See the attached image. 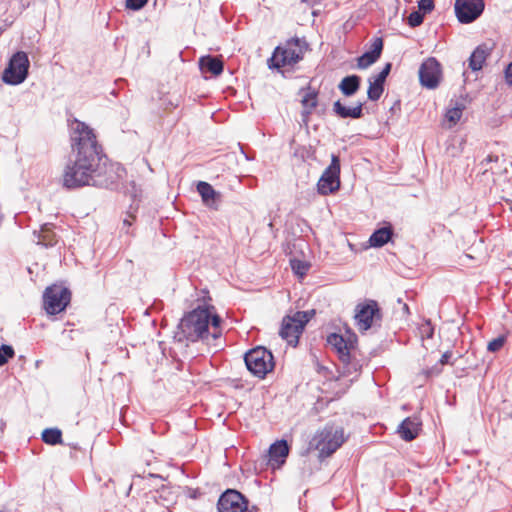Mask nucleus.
<instances>
[{
  "instance_id": "32",
  "label": "nucleus",
  "mask_w": 512,
  "mask_h": 512,
  "mask_svg": "<svg viewBox=\"0 0 512 512\" xmlns=\"http://www.w3.org/2000/svg\"><path fill=\"white\" fill-rule=\"evenodd\" d=\"M435 3L434 0H419L418 1V11L421 13L428 14L434 10Z\"/></svg>"
},
{
  "instance_id": "42",
  "label": "nucleus",
  "mask_w": 512,
  "mask_h": 512,
  "mask_svg": "<svg viewBox=\"0 0 512 512\" xmlns=\"http://www.w3.org/2000/svg\"><path fill=\"white\" fill-rule=\"evenodd\" d=\"M111 94H112L113 96H117V94H116V92H115L114 90L111 92Z\"/></svg>"
},
{
  "instance_id": "11",
  "label": "nucleus",
  "mask_w": 512,
  "mask_h": 512,
  "mask_svg": "<svg viewBox=\"0 0 512 512\" xmlns=\"http://www.w3.org/2000/svg\"><path fill=\"white\" fill-rule=\"evenodd\" d=\"M441 69L439 62L430 57L426 59L419 68V79L422 86L433 89L439 84Z\"/></svg>"
},
{
  "instance_id": "40",
  "label": "nucleus",
  "mask_w": 512,
  "mask_h": 512,
  "mask_svg": "<svg viewBox=\"0 0 512 512\" xmlns=\"http://www.w3.org/2000/svg\"><path fill=\"white\" fill-rule=\"evenodd\" d=\"M133 189H134V190H133L132 196H133V197H136V195H137V190L135 189V186H134V185H133Z\"/></svg>"
},
{
  "instance_id": "41",
  "label": "nucleus",
  "mask_w": 512,
  "mask_h": 512,
  "mask_svg": "<svg viewBox=\"0 0 512 512\" xmlns=\"http://www.w3.org/2000/svg\"><path fill=\"white\" fill-rule=\"evenodd\" d=\"M227 90H231L232 94L235 95L236 94V91L234 89H232L231 87H227Z\"/></svg>"
},
{
  "instance_id": "43",
  "label": "nucleus",
  "mask_w": 512,
  "mask_h": 512,
  "mask_svg": "<svg viewBox=\"0 0 512 512\" xmlns=\"http://www.w3.org/2000/svg\"><path fill=\"white\" fill-rule=\"evenodd\" d=\"M124 223L130 225V222H128L127 220H124Z\"/></svg>"
},
{
  "instance_id": "8",
  "label": "nucleus",
  "mask_w": 512,
  "mask_h": 512,
  "mask_svg": "<svg viewBox=\"0 0 512 512\" xmlns=\"http://www.w3.org/2000/svg\"><path fill=\"white\" fill-rule=\"evenodd\" d=\"M70 291L62 285H52L43 294V306L47 314L55 315L65 310L70 302Z\"/></svg>"
},
{
  "instance_id": "17",
  "label": "nucleus",
  "mask_w": 512,
  "mask_h": 512,
  "mask_svg": "<svg viewBox=\"0 0 512 512\" xmlns=\"http://www.w3.org/2000/svg\"><path fill=\"white\" fill-rule=\"evenodd\" d=\"M199 69L205 78L219 76L224 70V62L221 57L205 55L199 58Z\"/></svg>"
},
{
  "instance_id": "20",
  "label": "nucleus",
  "mask_w": 512,
  "mask_h": 512,
  "mask_svg": "<svg viewBox=\"0 0 512 512\" xmlns=\"http://www.w3.org/2000/svg\"><path fill=\"white\" fill-rule=\"evenodd\" d=\"M289 453V447L285 440L276 441L269 449V463L279 467L285 462Z\"/></svg>"
},
{
  "instance_id": "2",
  "label": "nucleus",
  "mask_w": 512,
  "mask_h": 512,
  "mask_svg": "<svg viewBox=\"0 0 512 512\" xmlns=\"http://www.w3.org/2000/svg\"><path fill=\"white\" fill-rule=\"evenodd\" d=\"M210 324L216 329L220 324L219 316L213 313L212 308L198 307L181 320L180 328L188 340L196 341L207 335Z\"/></svg>"
},
{
  "instance_id": "31",
  "label": "nucleus",
  "mask_w": 512,
  "mask_h": 512,
  "mask_svg": "<svg viewBox=\"0 0 512 512\" xmlns=\"http://www.w3.org/2000/svg\"><path fill=\"white\" fill-rule=\"evenodd\" d=\"M14 356V350L9 345L0 346V366H3L8 362L10 358Z\"/></svg>"
},
{
  "instance_id": "37",
  "label": "nucleus",
  "mask_w": 512,
  "mask_h": 512,
  "mask_svg": "<svg viewBox=\"0 0 512 512\" xmlns=\"http://www.w3.org/2000/svg\"><path fill=\"white\" fill-rule=\"evenodd\" d=\"M423 333H426L427 337H432L433 335V328L430 326L429 323H427L426 326L422 329Z\"/></svg>"
},
{
  "instance_id": "3",
  "label": "nucleus",
  "mask_w": 512,
  "mask_h": 512,
  "mask_svg": "<svg viewBox=\"0 0 512 512\" xmlns=\"http://www.w3.org/2000/svg\"><path fill=\"white\" fill-rule=\"evenodd\" d=\"M308 48L305 40L298 37L287 40L284 45L275 47L272 56L268 59V67L280 71L281 68L293 66L303 59Z\"/></svg>"
},
{
  "instance_id": "21",
  "label": "nucleus",
  "mask_w": 512,
  "mask_h": 512,
  "mask_svg": "<svg viewBox=\"0 0 512 512\" xmlns=\"http://www.w3.org/2000/svg\"><path fill=\"white\" fill-rule=\"evenodd\" d=\"M197 191L207 207L217 209L220 194L209 183L200 181L197 185Z\"/></svg>"
},
{
  "instance_id": "27",
  "label": "nucleus",
  "mask_w": 512,
  "mask_h": 512,
  "mask_svg": "<svg viewBox=\"0 0 512 512\" xmlns=\"http://www.w3.org/2000/svg\"><path fill=\"white\" fill-rule=\"evenodd\" d=\"M38 244H42L43 246H52L56 243L55 234L51 230V227L48 224L42 226L39 234H38Z\"/></svg>"
},
{
  "instance_id": "22",
  "label": "nucleus",
  "mask_w": 512,
  "mask_h": 512,
  "mask_svg": "<svg viewBox=\"0 0 512 512\" xmlns=\"http://www.w3.org/2000/svg\"><path fill=\"white\" fill-rule=\"evenodd\" d=\"M490 53L491 48H489L486 44H481L477 46L469 57V68L472 71H480Z\"/></svg>"
},
{
  "instance_id": "15",
  "label": "nucleus",
  "mask_w": 512,
  "mask_h": 512,
  "mask_svg": "<svg viewBox=\"0 0 512 512\" xmlns=\"http://www.w3.org/2000/svg\"><path fill=\"white\" fill-rule=\"evenodd\" d=\"M467 98L452 99L446 108L444 123L448 128H452L461 120L463 112L467 107Z\"/></svg>"
},
{
  "instance_id": "38",
  "label": "nucleus",
  "mask_w": 512,
  "mask_h": 512,
  "mask_svg": "<svg viewBox=\"0 0 512 512\" xmlns=\"http://www.w3.org/2000/svg\"><path fill=\"white\" fill-rule=\"evenodd\" d=\"M450 357H451V353H449V352H445V353L442 355L441 359H440V363H441L442 365L446 364V363L448 362V360L450 359Z\"/></svg>"
},
{
  "instance_id": "35",
  "label": "nucleus",
  "mask_w": 512,
  "mask_h": 512,
  "mask_svg": "<svg viewBox=\"0 0 512 512\" xmlns=\"http://www.w3.org/2000/svg\"><path fill=\"white\" fill-rule=\"evenodd\" d=\"M319 92L315 90H311L309 86L307 88L301 87L299 90V96H318Z\"/></svg>"
},
{
  "instance_id": "29",
  "label": "nucleus",
  "mask_w": 512,
  "mask_h": 512,
  "mask_svg": "<svg viewBox=\"0 0 512 512\" xmlns=\"http://www.w3.org/2000/svg\"><path fill=\"white\" fill-rule=\"evenodd\" d=\"M290 265H291L293 272L296 275H298L299 277L305 276L310 268L309 263L299 260V259H292L290 261Z\"/></svg>"
},
{
  "instance_id": "26",
  "label": "nucleus",
  "mask_w": 512,
  "mask_h": 512,
  "mask_svg": "<svg viewBox=\"0 0 512 512\" xmlns=\"http://www.w3.org/2000/svg\"><path fill=\"white\" fill-rule=\"evenodd\" d=\"M302 104V117L303 122H308V116L312 114L313 112H322L323 109L320 108L319 102L317 98H302L301 100Z\"/></svg>"
},
{
  "instance_id": "10",
  "label": "nucleus",
  "mask_w": 512,
  "mask_h": 512,
  "mask_svg": "<svg viewBox=\"0 0 512 512\" xmlns=\"http://www.w3.org/2000/svg\"><path fill=\"white\" fill-rule=\"evenodd\" d=\"M485 8L484 0H455L454 10L458 21L469 24L476 21Z\"/></svg>"
},
{
  "instance_id": "30",
  "label": "nucleus",
  "mask_w": 512,
  "mask_h": 512,
  "mask_svg": "<svg viewBox=\"0 0 512 512\" xmlns=\"http://www.w3.org/2000/svg\"><path fill=\"white\" fill-rule=\"evenodd\" d=\"M424 21V14L418 10L412 11L407 17V24L412 27L420 26Z\"/></svg>"
},
{
  "instance_id": "39",
  "label": "nucleus",
  "mask_w": 512,
  "mask_h": 512,
  "mask_svg": "<svg viewBox=\"0 0 512 512\" xmlns=\"http://www.w3.org/2000/svg\"><path fill=\"white\" fill-rule=\"evenodd\" d=\"M506 105L508 107H512V98H508L507 101H506ZM511 114H512V110H511Z\"/></svg>"
},
{
  "instance_id": "13",
  "label": "nucleus",
  "mask_w": 512,
  "mask_h": 512,
  "mask_svg": "<svg viewBox=\"0 0 512 512\" xmlns=\"http://www.w3.org/2000/svg\"><path fill=\"white\" fill-rule=\"evenodd\" d=\"M379 309L375 301H369L363 305H358L355 319L358 328L367 331L373 323V319L378 315Z\"/></svg>"
},
{
  "instance_id": "18",
  "label": "nucleus",
  "mask_w": 512,
  "mask_h": 512,
  "mask_svg": "<svg viewBox=\"0 0 512 512\" xmlns=\"http://www.w3.org/2000/svg\"><path fill=\"white\" fill-rule=\"evenodd\" d=\"M391 69L392 63L388 62L378 74L373 75L368 79L369 87L367 90V96H381L383 94L385 82L391 72Z\"/></svg>"
},
{
  "instance_id": "19",
  "label": "nucleus",
  "mask_w": 512,
  "mask_h": 512,
  "mask_svg": "<svg viewBox=\"0 0 512 512\" xmlns=\"http://www.w3.org/2000/svg\"><path fill=\"white\" fill-rule=\"evenodd\" d=\"M327 343L335 349L338 353L339 358L344 362L348 363L350 360L349 351L353 346L351 341H347L343 336L333 333L328 336Z\"/></svg>"
},
{
  "instance_id": "28",
  "label": "nucleus",
  "mask_w": 512,
  "mask_h": 512,
  "mask_svg": "<svg viewBox=\"0 0 512 512\" xmlns=\"http://www.w3.org/2000/svg\"><path fill=\"white\" fill-rule=\"evenodd\" d=\"M42 440L50 445L62 443V433L57 428H48L42 432Z\"/></svg>"
},
{
  "instance_id": "14",
  "label": "nucleus",
  "mask_w": 512,
  "mask_h": 512,
  "mask_svg": "<svg viewBox=\"0 0 512 512\" xmlns=\"http://www.w3.org/2000/svg\"><path fill=\"white\" fill-rule=\"evenodd\" d=\"M383 47V39L381 37L374 38L369 49L357 58V67L359 69H366L376 63L381 57Z\"/></svg>"
},
{
  "instance_id": "25",
  "label": "nucleus",
  "mask_w": 512,
  "mask_h": 512,
  "mask_svg": "<svg viewBox=\"0 0 512 512\" xmlns=\"http://www.w3.org/2000/svg\"><path fill=\"white\" fill-rule=\"evenodd\" d=\"M392 236V230L389 227H383L376 230L369 238L370 246L382 247Z\"/></svg>"
},
{
  "instance_id": "23",
  "label": "nucleus",
  "mask_w": 512,
  "mask_h": 512,
  "mask_svg": "<svg viewBox=\"0 0 512 512\" xmlns=\"http://www.w3.org/2000/svg\"><path fill=\"white\" fill-rule=\"evenodd\" d=\"M420 429V423L416 418H406L403 420V422L400 424L398 428V432L400 436L406 440L411 441L418 435Z\"/></svg>"
},
{
  "instance_id": "16",
  "label": "nucleus",
  "mask_w": 512,
  "mask_h": 512,
  "mask_svg": "<svg viewBox=\"0 0 512 512\" xmlns=\"http://www.w3.org/2000/svg\"><path fill=\"white\" fill-rule=\"evenodd\" d=\"M351 98H339L334 103L335 113L342 118H359L362 114L363 103L359 101L351 102Z\"/></svg>"
},
{
  "instance_id": "36",
  "label": "nucleus",
  "mask_w": 512,
  "mask_h": 512,
  "mask_svg": "<svg viewBox=\"0 0 512 512\" xmlns=\"http://www.w3.org/2000/svg\"><path fill=\"white\" fill-rule=\"evenodd\" d=\"M504 76L507 84L512 85V61L506 66Z\"/></svg>"
},
{
  "instance_id": "34",
  "label": "nucleus",
  "mask_w": 512,
  "mask_h": 512,
  "mask_svg": "<svg viewBox=\"0 0 512 512\" xmlns=\"http://www.w3.org/2000/svg\"><path fill=\"white\" fill-rule=\"evenodd\" d=\"M148 0H126V7L133 11L141 10Z\"/></svg>"
},
{
  "instance_id": "9",
  "label": "nucleus",
  "mask_w": 512,
  "mask_h": 512,
  "mask_svg": "<svg viewBox=\"0 0 512 512\" xmlns=\"http://www.w3.org/2000/svg\"><path fill=\"white\" fill-rule=\"evenodd\" d=\"M340 188V160L332 155L330 165L324 170L317 183V190L321 195H328Z\"/></svg>"
},
{
  "instance_id": "33",
  "label": "nucleus",
  "mask_w": 512,
  "mask_h": 512,
  "mask_svg": "<svg viewBox=\"0 0 512 512\" xmlns=\"http://www.w3.org/2000/svg\"><path fill=\"white\" fill-rule=\"evenodd\" d=\"M504 343L505 337L499 336L488 343L487 349L490 352H497L503 347Z\"/></svg>"
},
{
  "instance_id": "24",
  "label": "nucleus",
  "mask_w": 512,
  "mask_h": 512,
  "mask_svg": "<svg viewBox=\"0 0 512 512\" xmlns=\"http://www.w3.org/2000/svg\"><path fill=\"white\" fill-rule=\"evenodd\" d=\"M360 84L361 77L353 74L344 77L338 84V88L344 96H352L358 91Z\"/></svg>"
},
{
  "instance_id": "5",
  "label": "nucleus",
  "mask_w": 512,
  "mask_h": 512,
  "mask_svg": "<svg viewBox=\"0 0 512 512\" xmlns=\"http://www.w3.org/2000/svg\"><path fill=\"white\" fill-rule=\"evenodd\" d=\"M315 315L314 310L298 311L283 318L279 335L288 344L296 346L306 323Z\"/></svg>"
},
{
  "instance_id": "1",
  "label": "nucleus",
  "mask_w": 512,
  "mask_h": 512,
  "mask_svg": "<svg viewBox=\"0 0 512 512\" xmlns=\"http://www.w3.org/2000/svg\"><path fill=\"white\" fill-rule=\"evenodd\" d=\"M71 131L74 159L64 169L63 185L66 188L108 187L122 178L124 168L120 164L108 163L93 129L75 119L71 123Z\"/></svg>"
},
{
  "instance_id": "12",
  "label": "nucleus",
  "mask_w": 512,
  "mask_h": 512,
  "mask_svg": "<svg viewBox=\"0 0 512 512\" xmlns=\"http://www.w3.org/2000/svg\"><path fill=\"white\" fill-rule=\"evenodd\" d=\"M246 509L245 498L236 490H227L218 501L219 512H244Z\"/></svg>"
},
{
  "instance_id": "6",
  "label": "nucleus",
  "mask_w": 512,
  "mask_h": 512,
  "mask_svg": "<svg viewBox=\"0 0 512 512\" xmlns=\"http://www.w3.org/2000/svg\"><path fill=\"white\" fill-rule=\"evenodd\" d=\"M29 66L28 55L24 51H17L12 55L4 69L2 80L10 85L22 83L27 78Z\"/></svg>"
},
{
  "instance_id": "4",
  "label": "nucleus",
  "mask_w": 512,
  "mask_h": 512,
  "mask_svg": "<svg viewBox=\"0 0 512 512\" xmlns=\"http://www.w3.org/2000/svg\"><path fill=\"white\" fill-rule=\"evenodd\" d=\"M345 441L343 429L326 426L318 431L310 442L311 447L319 451L320 457L333 454Z\"/></svg>"
},
{
  "instance_id": "7",
  "label": "nucleus",
  "mask_w": 512,
  "mask_h": 512,
  "mask_svg": "<svg viewBox=\"0 0 512 512\" xmlns=\"http://www.w3.org/2000/svg\"><path fill=\"white\" fill-rule=\"evenodd\" d=\"M247 369L255 376L263 378L273 370V355L264 347H256L245 355Z\"/></svg>"
}]
</instances>
